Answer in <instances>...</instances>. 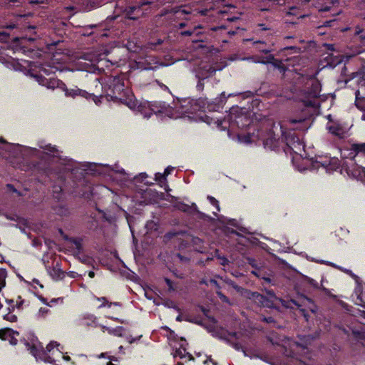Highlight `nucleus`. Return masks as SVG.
<instances>
[{"label": "nucleus", "instance_id": "57", "mask_svg": "<svg viewBox=\"0 0 365 365\" xmlns=\"http://www.w3.org/2000/svg\"><path fill=\"white\" fill-rule=\"evenodd\" d=\"M322 289H323V290H324L325 292H327V293H328V292H329V291H328V289H326V288H324V287H323Z\"/></svg>", "mask_w": 365, "mask_h": 365}, {"label": "nucleus", "instance_id": "13", "mask_svg": "<svg viewBox=\"0 0 365 365\" xmlns=\"http://www.w3.org/2000/svg\"><path fill=\"white\" fill-rule=\"evenodd\" d=\"M346 173L353 178L362 179L365 177V168L352 164L351 166L348 167Z\"/></svg>", "mask_w": 365, "mask_h": 365}, {"label": "nucleus", "instance_id": "43", "mask_svg": "<svg viewBox=\"0 0 365 365\" xmlns=\"http://www.w3.org/2000/svg\"><path fill=\"white\" fill-rule=\"evenodd\" d=\"M234 347L237 349V350H240V349L242 348V346L241 344H234Z\"/></svg>", "mask_w": 365, "mask_h": 365}, {"label": "nucleus", "instance_id": "21", "mask_svg": "<svg viewBox=\"0 0 365 365\" xmlns=\"http://www.w3.org/2000/svg\"><path fill=\"white\" fill-rule=\"evenodd\" d=\"M83 324L86 326L97 327V319L96 317L91 315L84 318Z\"/></svg>", "mask_w": 365, "mask_h": 365}, {"label": "nucleus", "instance_id": "51", "mask_svg": "<svg viewBox=\"0 0 365 365\" xmlns=\"http://www.w3.org/2000/svg\"><path fill=\"white\" fill-rule=\"evenodd\" d=\"M329 130L333 133H335V131L331 128V127H329Z\"/></svg>", "mask_w": 365, "mask_h": 365}, {"label": "nucleus", "instance_id": "61", "mask_svg": "<svg viewBox=\"0 0 365 365\" xmlns=\"http://www.w3.org/2000/svg\"><path fill=\"white\" fill-rule=\"evenodd\" d=\"M260 26H262V29H263V30H266V29H267V28H265L264 26H263V24H261Z\"/></svg>", "mask_w": 365, "mask_h": 365}, {"label": "nucleus", "instance_id": "29", "mask_svg": "<svg viewBox=\"0 0 365 365\" xmlns=\"http://www.w3.org/2000/svg\"><path fill=\"white\" fill-rule=\"evenodd\" d=\"M6 302L9 304V307H7L8 312L13 313L16 309L14 304V299H7Z\"/></svg>", "mask_w": 365, "mask_h": 365}, {"label": "nucleus", "instance_id": "15", "mask_svg": "<svg viewBox=\"0 0 365 365\" xmlns=\"http://www.w3.org/2000/svg\"><path fill=\"white\" fill-rule=\"evenodd\" d=\"M47 271L49 275L55 280L61 279L65 276L64 272L61 270L58 262L56 263V266L53 267H48Z\"/></svg>", "mask_w": 365, "mask_h": 365}, {"label": "nucleus", "instance_id": "20", "mask_svg": "<svg viewBox=\"0 0 365 365\" xmlns=\"http://www.w3.org/2000/svg\"><path fill=\"white\" fill-rule=\"evenodd\" d=\"M102 330H103V331H107L110 334H113L116 336H120V337L123 336V327H118L115 329H112V328H109V327L103 326Z\"/></svg>", "mask_w": 365, "mask_h": 365}, {"label": "nucleus", "instance_id": "9", "mask_svg": "<svg viewBox=\"0 0 365 365\" xmlns=\"http://www.w3.org/2000/svg\"><path fill=\"white\" fill-rule=\"evenodd\" d=\"M110 85L109 88L112 90V93L114 94V97L115 98H118L116 96L117 94H120L121 92L124 91V82L120 77L115 76L110 78ZM126 96L124 98H125ZM120 98H123L122 97H119Z\"/></svg>", "mask_w": 365, "mask_h": 365}, {"label": "nucleus", "instance_id": "48", "mask_svg": "<svg viewBox=\"0 0 365 365\" xmlns=\"http://www.w3.org/2000/svg\"><path fill=\"white\" fill-rule=\"evenodd\" d=\"M106 354V353H102V354H101L98 356V358L105 357Z\"/></svg>", "mask_w": 365, "mask_h": 365}, {"label": "nucleus", "instance_id": "4", "mask_svg": "<svg viewBox=\"0 0 365 365\" xmlns=\"http://www.w3.org/2000/svg\"><path fill=\"white\" fill-rule=\"evenodd\" d=\"M190 101L187 100H178L173 103V106H163L164 114L172 118H182L185 113L192 112L188 108Z\"/></svg>", "mask_w": 365, "mask_h": 365}, {"label": "nucleus", "instance_id": "36", "mask_svg": "<svg viewBox=\"0 0 365 365\" xmlns=\"http://www.w3.org/2000/svg\"><path fill=\"white\" fill-rule=\"evenodd\" d=\"M173 170V167H168L165 170V172H164V175L166 177L167 175H168L171 171Z\"/></svg>", "mask_w": 365, "mask_h": 365}, {"label": "nucleus", "instance_id": "26", "mask_svg": "<svg viewBox=\"0 0 365 365\" xmlns=\"http://www.w3.org/2000/svg\"><path fill=\"white\" fill-rule=\"evenodd\" d=\"M4 319L10 322H16L17 321V316L11 312H9L3 316Z\"/></svg>", "mask_w": 365, "mask_h": 365}, {"label": "nucleus", "instance_id": "42", "mask_svg": "<svg viewBox=\"0 0 365 365\" xmlns=\"http://www.w3.org/2000/svg\"><path fill=\"white\" fill-rule=\"evenodd\" d=\"M126 339H127L128 342L130 344H132L133 342H134L136 340L135 338H133L131 336H127Z\"/></svg>", "mask_w": 365, "mask_h": 365}, {"label": "nucleus", "instance_id": "25", "mask_svg": "<svg viewBox=\"0 0 365 365\" xmlns=\"http://www.w3.org/2000/svg\"><path fill=\"white\" fill-rule=\"evenodd\" d=\"M353 147L357 154L361 153L365 155V143L355 144Z\"/></svg>", "mask_w": 365, "mask_h": 365}, {"label": "nucleus", "instance_id": "34", "mask_svg": "<svg viewBox=\"0 0 365 365\" xmlns=\"http://www.w3.org/2000/svg\"><path fill=\"white\" fill-rule=\"evenodd\" d=\"M217 294L222 301L228 302V299L227 298V297L222 294L220 292H217Z\"/></svg>", "mask_w": 365, "mask_h": 365}, {"label": "nucleus", "instance_id": "7", "mask_svg": "<svg viewBox=\"0 0 365 365\" xmlns=\"http://www.w3.org/2000/svg\"><path fill=\"white\" fill-rule=\"evenodd\" d=\"M160 66H167L160 63L157 58L153 56H147L144 59L137 62V68L141 70H153Z\"/></svg>", "mask_w": 365, "mask_h": 365}, {"label": "nucleus", "instance_id": "52", "mask_svg": "<svg viewBox=\"0 0 365 365\" xmlns=\"http://www.w3.org/2000/svg\"><path fill=\"white\" fill-rule=\"evenodd\" d=\"M176 320L177 321H181V317L180 316H178L177 318H176Z\"/></svg>", "mask_w": 365, "mask_h": 365}, {"label": "nucleus", "instance_id": "54", "mask_svg": "<svg viewBox=\"0 0 365 365\" xmlns=\"http://www.w3.org/2000/svg\"><path fill=\"white\" fill-rule=\"evenodd\" d=\"M209 361L213 364V365H217L215 362H214L211 359H209Z\"/></svg>", "mask_w": 365, "mask_h": 365}, {"label": "nucleus", "instance_id": "22", "mask_svg": "<svg viewBox=\"0 0 365 365\" xmlns=\"http://www.w3.org/2000/svg\"><path fill=\"white\" fill-rule=\"evenodd\" d=\"M7 272L5 269H0V292L6 286Z\"/></svg>", "mask_w": 365, "mask_h": 365}, {"label": "nucleus", "instance_id": "5", "mask_svg": "<svg viewBox=\"0 0 365 365\" xmlns=\"http://www.w3.org/2000/svg\"><path fill=\"white\" fill-rule=\"evenodd\" d=\"M40 73L47 75L49 74V71L46 68H41ZM31 76L33 77L40 85L44 86L48 88L54 89L56 88H60L61 89H65V84L56 78H46L43 77L41 73H31Z\"/></svg>", "mask_w": 365, "mask_h": 365}, {"label": "nucleus", "instance_id": "32", "mask_svg": "<svg viewBox=\"0 0 365 365\" xmlns=\"http://www.w3.org/2000/svg\"><path fill=\"white\" fill-rule=\"evenodd\" d=\"M48 312V309L45 307H41L39 309L37 316L38 317H44Z\"/></svg>", "mask_w": 365, "mask_h": 365}, {"label": "nucleus", "instance_id": "47", "mask_svg": "<svg viewBox=\"0 0 365 365\" xmlns=\"http://www.w3.org/2000/svg\"><path fill=\"white\" fill-rule=\"evenodd\" d=\"M305 103H307V104H312H312H314V102H312V101L307 100V101H305Z\"/></svg>", "mask_w": 365, "mask_h": 365}, {"label": "nucleus", "instance_id": "12", "mask_svg": "<svg viewBox=\"0 0 365 365\" xmlns=\"http://www.w3.org/2000/svg\"><path fill=\"white\" fill-rule=\"evenodd\" d=\"M174 348L175 351L173 353L174 358L179 357L181 359H185L188 361L193 359L192 356L186 351L185 341L182 340V344L180 345V346L176 347L174 346Z\"/></svg>", "mask_w": 365, "mask_h": 365}, {"label": "nucleus", "instance_id": "64", "mask_svg": "<svg viewBox=\"0 0 365 365\" xmlns=\"http://www.w3.org/2000/svg\"><path fill=\"white\" fill-rule=\"evenodd\" d=\"M177 365H183V364L179 362V363H178Z\"/></svg>", "mask_w": 365, "mask_h": 365}, {"label": "nucleus", "instance_id": "50", "mask_svg": "<svg viewBox=\"0 0 365 365\" xmlns=\"http://www.w3.org/2000/svg\"><path fill=\"white\" fill-rule=\"evenodd\" d=\"M227 262V260L226 259H222V264H225Z\"/></svg>", "mask_w": 365, "mask_h": 365}, {"label": "nucleus", "instance_id": "23", "mask_svg": "<svg viewBox=\"0 0 365 365\" xmlns=\"http://www.w3.org/2000/svg\"><path fill=\"white\" fill-rule=\"evenodd\" d=\"M14 304L17 310L23 309L24 306H27L28 303L26 301L23 299L21 297L19 296L16 299L14 300Z\"/></svg>", "mask_w": 365, "mask_h": 365}, {"label": "nucleus", "instance_id": "6", "mask_svg": "<svg viewBox=\"0 0 365 365\" xmlns=\"http://www.w3.org/2000/svg\"><path fill=\"white\" fill-rule=\"evenodd\" d=\"M246 118L243 115L237 116V117H233V114L231 113L229 115V119L226 120H220V119H212L211 118V121H207V123L215 124L217 128L225 130L227 128V125L228 124L229 126H231L232 128L234 127V125L236 124L238 127H244L246 124L242 123V119H245Z\"/></svg>", "mask_w": 365, "mask_h": 365}, {"label": "nucleus", "instance_id": "3", "mask_svg": "<svg viewBox=\"0 0 365 365\" xmlns=\"http://www.w3.org/2000/svg\"><path fill=\"white\" fill-rule=\"evenodd\" d=\"M120 101L130 109L138 111L146 118H150L153 113H161L164 114L163 106L150 102H143L138 104L136 99L132 93H127L126 98H120Z\"/></svg>", "mask_w": 365, "mask_h": 365}, {"label": "nucleus", "instance_id": "17", "mask_svg": "<svg viewBox=\"0 0 365 365\" xmlns=\"http://www.w3.org/2000/svg\"><path fill=\"white\" fill-rule=\"evenodd\" d=\"M40 148L43 149V152L53 158L60 157L58 151L56 149L55 147L51 146V145H40Z\"/></svg>", "mask_w": 365, "mask_h": 365}, {"label": "nucleus", "instance_id": "24", "mask_svg": "<svg viewBox=\"0 0 365 365\" xmlns=\"http://www.w3.org/2000/svg\"><path fill=\"white\" fill-rule=\"evenodd\" d=\"M311 337L309 336H304L302 339H300V341L295 342V345L297 346L305 347L307 345L310 343Z\"/></svg>", "mask_w": 365, "mask_h": 365}, {"label": "nucleus", "instance_id": "56", "mask_svg": "<svg viewBox=\"0 0 365 365\" xmlns=\"http://www.w3.org/2000/svg\"><path fill=\"white\" fill-rule=\"evenodd\" d=\"M118 349L120 351H121L123 349V346H119Z\"/></svg>", "mask_w": 365, "mask_h": 365}, {"label": "nucleus", "instance_id": "59", "mask_svg": "<svg viewBox=\"0 0 365 365\" xmlns=\"http://www.w3.org/2000/svg\"><path fill=\"white\" fill-rule=\"evenodd\" d=\"M197 242H200V240L199 238H196V239L195 240V243H197Z\"/></svg>", "mask_w": 365, "mask_h": 365}, {"label": "nucleus", "instance_id": "11", "mask_svg": "<svg viewBox=\"0 0 365 365\" xmlns=\"http://www.w3.org/2000/svg\"><path fill=\"white\" fill-rule=\"evenodd\" d=\"M15 335L18 336L19 333L11 329H0V339L9 341L12 345H16L17 344V339L15 337Z\"/></svg>", "mask_w": 365, "mask_h": 365}, {"label": "nucleus", "instance_id": "63", "mask_svg": "<svg viewBox=\"0 0 365 365\" xmlns=\"http://www.w3.org/2000/svg\"><path fill=\"white\" fill-rule=\"evenodd\" d=\"M221 96H222L224 98H225V93H222Z\"/></svg>", "mask_w": 365, "mask_h": 365}, {"label": "nucleus", "instance_id": "8", "mask_svg": "<svg viewBox=\"0 0 365 365\" xmlns=\"http://www.w3.org/2000/svg\"><path fill=\"white\" fill-rule=\"evenodd\" d=\"M101 167H105L106 169L109 170L111 178L114 180L120 181L121 184H124L126 181L130 179V176L129 174L126 173L123 168H119L118 167L110 168L107 165H101Z\"/></svg>", "mask_w": 365, "mask_h": 365}, {"label": "nucleus", "instance_id": "28", "mask_svg": "<svg viewBox=\"0 0 365 365\" xmlns=\"http://www.w3.org/2000/svg\"><path fill=\"white\" fill-rule=\"evenodd\" d=\"M96 300L102 302V304L101 305L98 306V308H101V307H103L104 306H106V304H108V307H110L112 304H114V305H119L118 303L117 302H115L113 304L112 303H108L107 299L105 298V297H96Z\"/></svg>", "mask_w": 365, "mask_h": 365}, {"label": "nucleus", "instance_id": "40", "mask_svg": "<svg viewBox=\"0 0 365 365\" xmlns=\"http://www.w3.org/2000/svg\"><path fill=\"white\" fill-rule=\"evenodd\" d=\"M108 359H110V361L107 363V365H115L111 361H117V359L114 356H109Z\"/></svg>", "mask_w": 365, "mask_h": 365}, {"label": "nucleus", "instance_id": "60", "mask_svg": "<svg viewBox=\"0 0 365 365\" xmlns=\"http://www.w3.org/2000/svg\"><path fill=\"white\" fill-rule=\"evenodd\" d=\"M96 97H93V99L94 100L96 104H98V102L96 101Z\"/></svg>", "mask_w": 365, "mask_h": 365}, {"label": "nucleus", "instance_id": "16", "mask_svg": "<svg viewBox=\"0 0 365 365\" xmlns=\"http://www.w3.org/2000/svg\"><path fill=\"white\" fill-rule=\"evenodd\" d=\"M64 92L66 96H71V97H75L76 96H81L83 97H85L86 98H88V96H91L90 94H88L86 91H82L80 89H67L66 86H65V89H62Z\"/></svg>", "mask_w": 365, "mask_h": 365}, {"label": "nucleus", "instance_id": "45", "mask_svg": "<svg viewBox=\"0 0 365 365\" xmlns=\"http://www.w3.org/2000/svg\"><path fill=\"white\" fill-rule=\"evenodd\" d=\"M41 2H43L42 0H31V3H37V4H38V3H41Z\"/></svg>", "mask_w": 365, "mask_h": 365}, {"label": "nucleus", "instance_id": "58", "mask_svg": "<svg viewBox=\"0 0 365 365\" xmlns=\"http://www.w3.org/2000/svg\"><path fill=\"white\" fill-rule=\"evenodd\" d=\"M210 283H211V284H216V282H215V280H211V281H210Z\"/></svg>", "mask_w": 365, "mask_h": 365}, {"label": "nucleus", "instance_id": "2", "mask_svg": "<svg viewBox=\"0 0 365 365\" xmlns=\"http://www.w3.org/2000/svg\"><path fill=\"white\" fill-rule=\"evenodd\" d=\"M28 349L36 360H42L47 363H54L58 361L59 358L67 361L71 359L69 356L63 354V347L55 341H51L46 349L38 341L34 342L32 346H29Z\"/></svg>", "mask_w": 365, "mask_h": 365}, {"label": "nucleus", "instance_id": "62", "mask_svg": "<svg viewBox=\"0 0 365 365\" xmlns=\"http://www.w3.org/2000/svg\"><path fill=\"white\" fill-rule=\"evenodd\" d=\"M260 26H262V29H263V30H266V29H267V28H265L264 26H263V24H261Z\"/></svg>", "mask_w": 365, "mask_h": 365}, {"label": "nucleus", "instance_id": "1", "mask_svg": "<svg viewBox=\"0 0 365 365\" xmlns=\"http://www.w3.org/2000/svg\"><path fill=\"white\" fill-rule=\"evenodd\" d=\"M279 129L282 138L285 140L287 146L286 152H289L292 155V162L294 166L300 172L306 170L324 169L331 173L339 168V160L336 158L325 159L324 160H313L306 157L304 153V146L303 143L294 134L288 133V130H304L306 128L304 119L289 118L282 120L279 124Z\"/></svg>", "mask_w": 365, "mask_h": 365}, {"label": "nucleus", "instance_id": "27", "mask_svg": "<svg viewBox=\"0 0 365 365\" xmlns=\"http://www.w3.org/2000/svg\"><path fill=\"white\" fill-rule=\"evenodd\" d=\"M238 139L240 142L244 143H251L253 142H255V139L253 138V136L247 135V136H241L238 135Z\"/></svg>", "mask_w": 365, "mask_h": 365}, {"label": "nucleus", "instance_id": "46", "mask_svg": "<svg viewBox=\"0 0 365 365\" xmlns=\"http://www.w3.org/2000/svg\"><path fill=\"white\" fill-rule=\"evenodd\" d=\"M166 282H167L168 285L170 287V288H172L171 287V282H170V280L166 279Z\"/></svg>", "mask_w": 365, "mask_h": 365}, {"label": "nucleus", "instance_id": "55", "mask_svg": "<svg viewBox=\"0 0 365 365\" xmlns=\"http://www.w3.org/2000/svg\"><path fill=\"white\" fill-rule=\"evenodd\" d=\"M184 34H187V35H191V32L190 31H185Z\"/></svg>", "mask_w": 365, "mask_h": 365}, {"label": "nucleus", "instance_id": "41", "mask_svg": "<svg viewBox=\"0 0 365 365\" xmlns=\"http://www.w3.org/2000/svg\"><path fill=\"white\" fill-rule=\"evenodd\" d=\"M309 284H311L312 286H314V287H318V284H317V282L315 280H314V279H309Z\"/></svg>", "mask_w": 365, "mask_h": 365}, {"label": "nucleus", "instance_id": "30", "mask_svg": "<svg viewBox=\"0 0 365 365\" xmlns=\"http://www.w3.org/2000/svg\"><path fill=\"white\" fill-rule=\"evenodd\" d=\"M321 263L322 264H330L331 265L332 267H336V268H339V269L341 270H343L344 272L349 274L351 276H352L353 277H356V276L350 271V270H348V269H343L342 268L339 267H337L336 265L331 263V262H324V261H320Z\"/></svg>", "mask_w": 365, "mask_h": 365}, {"label": "nucleus", "instance_id": "14", "mask_svg": "<svg viewBox=\"0 0 365 365\" xmlns=\"http://www.w3.org/2000/svg\"><path fill=\"white\" fill-rule=\"evenodd\" d=\"M311 89L308 91V97L310 98H315L319 96L321 91V85L319 82L313 78L310 81Z\"/></svg>", "mask_w": 365, "mask_h": 365}, {"label": "nucleus", "instance_id": "44", "mask_svg": "<svg viewBox=\"0 0 365 365\" xmlns=\"http://www.w3.org/2000/svg\"><path fill=\"white\" fill-rule=\"evenodd\" d=\"M95 274L93 272L91 271L89 272L88 273V276L91 277V278H93L94 277Z\"/></svg>", "mask_w": 365, "mask_h": 365}, {"label": "nucleus", "instance_id": "37", "mask_svg": "<svg viewBox=\"0 0 365 365\" xmlns=\"http://www.w3.org/2000/svg\"><path fill=\"white\" fill-rule=\"evenodd\" d=\"M73 243L76 246V248L78 249V250H81V242L79 240H73Z\"/></svg>", "mask_w": 365, "mask_h": 365}, {"label": "nucleus", "instance_id": "39", "mask_svg": "<svg viewBox=\"0 0 365 365\" xmlns=\"http://www.w3.org/2000/svg\"><path fill=\"white\" fill-rule=\"evenodd\" d=\"M269 60L267 61V62H269L271 60L273 59V57L272 56H269ZM255 63H266L267 61H263V60H257V61H254Z\"/></svg>", "mask_w": 365, "mask_h": 365}, {"label": "nucleus", "instance_id": "49", "mask_svg": "<svg viewBox=\"0 0 365 365\" xmlns=\"http://www.w3.org/2000/svg\"><path fill=\"white\" fill-rule=\"evenodd\" d=\"M264 320H266L267 322H272V318L264 319Z\"/></svg>", "mask_w": 365, "mask_h": 365}, {"label": "nucleus", "instance_id": "33", "mask_svg": "<svg viewBox=\"0 0 365 365\" xmlns=\"http://www.w3.org/2000/svg\"><path fill=\"white\" fill-rule=\"evenodd\" d=\"M155 180L156 181H158V182H163L165 180V176L164 174L163 173H157L155 174Z\"/></svg>", "mask_w": 365, "mask_h": 365}, {"label": "nucleus", "instance_id": "31", "mask_svg": "<svg viewBox=\"0 0 365 365\" xmlns=\"http://www.w3.org/2000/svg\"><path fill=\"white\" fill-rule=\"evenodd\" d=\"M207 199L210 201V202L216 207L217 211H220V206H219L218 201L215 197H213L212 196H208Z\"/></svg>", "mask_w": 365, "mask_h": 365}, {"label": "nucleus", "instance_id": "10", "mask_svg": "<svg viewBox=\"0 0 365 365\" xmlns=\"http://www.w3.org/2000/svg\"><path fill=\"white\" fill-rule=\"evenodd\" d=\"M264 148L274 150L277 147L278 143L274 131H269L265 135L262 136Z\"/></svg>", "mask_w": 365, "mask_h": 365}, {"label": "nucleus", "instance_id": "35", "mask_svg": "<svg viewBox=\"0 0 365 365\" xmlns=\"http://www.w3.org/2000/svg\"><path fill=\"white\" fill-rule=\"evenodd\" d=\"M217 294L222 301L228 302V299L227 298V297L222 294L220 292H217Z\"/></svg>", "mask_w": 365, "mask_h": 365}, {"label": "nucleus", "instance_id": "19", "mask_svg": "<svg viewBox=\"0 0 365 365\" xmlns=\"http://www.w3.org/2000/svg\"><path fill=\"white\" fill-rule=\"evenodd\" d=\"M363 292V286L357 282V286L355 288L354 293L356 295V299L355 300V304L363 306L364 300L362 299L361 294Z\"/></svg>", "mask_w": 365, "mask_h": 365}, {"label": "nucleus", "instance_id": "18", "mask_svg": "<svg viewBox=\"0 0 365 365\" xmlns=\"http://www.w3.org/2000/svg\"><path fill=\"white\" fill-rule=\"evenodd\" d=\"M250 299H253L255 302L260 304L262 306L264 307H269V302L262 295L257 293L253 292L251 294V295L248 296Z\"/></svg>", "mask_w": 365, "mask_h": 365}, {"label": "nucleus", "instance_id": "53", "mask_svg": "<svg viewBox=\"0 0 365 365\" xmlns=\"http://www.w3.org/2000/svg\"><path fill=\"white\" fill-rule=\"evenodd\" d=\"M359 91H357L356 92V98H359Z\"/></svg>", "mask_w": 365, "mask_h": 365}, {"label": "nucleus", "instance_id": "38", "mask_svg": "<svg viewBox=\"0 0 365 365\" xmlns=\"http://www.w3.org/2000/svg\"><path fill=\"white\" fill-rule=\"evenodd\" d=\"M68 275L71 278H76L78 276V274L75 272H69Z\"/></svg>", "mask_w": 365, "mask_h": 365}]
</instances>
